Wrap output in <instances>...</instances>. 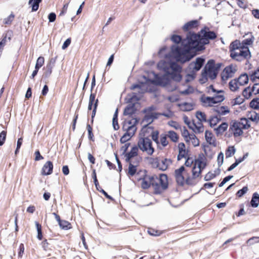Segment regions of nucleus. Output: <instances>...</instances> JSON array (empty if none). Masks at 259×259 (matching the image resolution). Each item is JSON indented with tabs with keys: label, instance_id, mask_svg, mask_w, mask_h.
Listing matches in <instances>:
<instances>
[{
	"label": "nucleus",
	"instance_id": "1",
	"mask_svg": "<svg viewBox=\"0 0 259 259\" xmlns=\"http://www.w3.org/2000/svg\"><path fill=\"white\" fill-rule=\"evenodd\" d=\"M216 37L217 35L213 31H209L208 28H206L201 30L198 35L189 32L187 37L182 41V47L172 46L168 54H165L166 48H161L158 54L161 58H164L167 61H159L157 64V67L166 74L161 77H158L157 75H155L156 79L152 80V82L165 86L168 83L167 77L176 81H180L182 79V67L174 61L182 63L189 61L191 57H190L189 52L191 50L201 51L204 49V45L209 42V39H213Z\"/></svg>",
	"mask_w": 259,
	"mask_h": 259
},
{
	"label": "nucleus",
	"instance_id": "2",
	"mask_svg": "<svg viewBox=\"0 0 259 259\" xmlns=\"http://www.w3.org/2000/svg\"><path fill=\"white\" fill-rule=\"evenodd\" d=\"M141 181V186L143 189H148L152 186L156 194L160 193L168 186L167 177L165 174H160L159 177L145 176Z\"/></svg>",
	"mask_w": 259,
	"mask_h": 259
},
{
	"label": "nucleus",
	"instance_id": "3",
	"mask_svg": "<svg viewBox=\"0 0 259 259\" xmlns=\"http://www.w3.org/2000/svg\"><path fill=\"white\" fill-rule=\"evenodd\" d=\"M230 52L231 57L237 61L241 62L244 60H248L251 57V53L248 47H242L240 41L238 40L231 44Z\"/></svg>",
	"mask_w": 259,
	"mask_h": 259
},
{
	"label": "nucleus",
	"instance_id": "4",
	"mask_svg": "<svg viewBox=\"0 0 259 259\" xmlns=\"http://www.w3.org/2000/svg\"><path fill=\"white\" fill-rule=\"evenodd\" d=\"M208 93L213 94L212 97L203 96L201 98V101L204 107L212 106L214 104L221 102L225 99L222 90L217 91L212 85H210L208 88Z\"/></svg>",
	"mask_w": 259,
	"mask_h": 259
},
{
	"label": "nucleus",
	"instance_id": "5",
	"mask_svg": "<svg viewBox=\"0 0 259 259\" xmlns=\"http://www.w3.org/2000/svg\"><path fill=\"white\" fill-rule=\"evenodd\" d=\"M148 128L144 127L142 129L138 142V147L143 152L151 155L154 152L151 140L148 137L146 133Z\"/></svg>",
	"mask_w": 259,
	"mask_h": 259
},
{
	"label": "nucleus",
	"instance_id": "6",
	"mask_svg": "<svg viewBox=\"0 0 259 259\" xmlns=\"http://www.w3.org/2000/svg\"><path fill=\"white\" fill-rule=\"evenodd\" d=\"M138 122V121L136 118L124 122L122 128L125 133L120 138V141L121 143H125L135 135L137 131L136 124Z\"/></svg>",
	"mask_w": 259,
	"mask_h": 259
},
{
	"label": "nucleus",
	"instance_id": "7",
	"mask_svg": "<svg viewBox=\"0 0 259 259\" xmlns=\"http://www.w3.org/2000/svg\"><path fill=\"white\" fill-rule=\"evenodd\" d=\"M174 176L178 185L183 186L185 183L190 184L191 178L189 175V169L186 168L184 166H181L179 168L175 170Z\"/></svg>",
	"mask_w": 259,
	"mask_h": 259
},
{
	"label": "nucleus",
	"instance_id": "8",
	"mask_svg": "<svg viewBox=\"0 0 259 259\" xmlns=\"http://www.w3.org/2000/svg\"><path fill=\"white\" fill-rule=\"evenodd\" d=\"M246 118H241L239 121H235L230 127V130L234 137H238L243 134V129H248L250 125Z\"/></svg>",
	"mask_w": 259,
	"mask_h": 259
},
{
	"label": "nucleus",
	"instance_id": "9",
	"mask_svg": "<svg viewBox=\"0 0 259 259\" xmlns=\"http://www.w3.org/2000/svg\"><path fill=\"white\" fill-rule=\"evenodd\" d=\"M219 67V64L215 65L213 60H209L205 66L204 72L202 73L203 76L214 79L217 77Z\"/></svg>",
	"mask_w": 259,
	"mask_h": 259
},
{
	"label": "nucleus",
	"instance_id": "10",
	"mask_svg": "<svg viewBox=\"0 0 259 259\" xmlns=\"http://www.w3.org/2000/svg\"><path fill=\"white\" fill-rule=\"evenodd\" d=\"M205 60L202 58H197L195 61L192 62L189 65L187 71L192 73L191 74H188V77L192 79L195 77V73L199 71L202 67Z\"/></svg>",
	"mask_w": 259,
	"mask_h": 259
},
{
	"label": "nucleus",
	"instance_id": "11",
	"mask_svg": "<svg viewBox=\"0 0 259 259\" xmlns=\"http://www.w3.org/2000/svg\"><path fill=\"white\" fill-rule=\"evenodd\" d=\"M151 163L153 167L164 171L172 164V160L168 158H153L152 159Z\"/></svg>",
	"mask_w": 259,
	"mask_h": 259
},
{
	"label": "nucleus",
	"instance_id": "12",
	"mask_svg": "<svg viewBox=\"0 0 259 259\" xmlns=\"http://www.w3.org/2000/svg\"><path fill=\"white\" fill-rule=\"evenodd\" d=\"M206 163L201 159H195V162L192 169V177L195 179L199 178L202 170L205 167Z\"/></svg>",
	"mask_w": 259,
	"mask_h": 259
},
{
	"label": "nucleus",
	"instance_id": "13",
	"mask_svg": "<svg viewBox=\"0 0 259 259\" xmlns=\"http://www.w3.org/2000/svg\"><path fill=\"white\" fill-rule=\"evenodd\" d=\"M155 109L153 106H151L145 110L146 113L143 119V121L147 123H151L154 119H157L159 116V113L152 112V111Z\"/></svg>",
	"mask_w": 259,
	"mask_h": 259
},
{
	"label": "nucleus",
	"instance_id": "14",
	"mask_svg": "<svg viewBox=\"0 0 259 259\" xmlns=\"http://www.w3.org/2000/svg\"><path fill=\"white\" fill-rule=\"evenodd\" d=\"M236 70L235 67L232 65L226 67L221 73L222 80L225 81L229 78L232 77Z\"/></svg>",
	"mask_w": 259,
	"mask_h": 259
},
{
	"label": "nucleus",
	"instance_id": "15",
	"mask_svg": "<svg viewBox=\"0 0 259 259\" xmlns=\"http://www.w3.org/2000/svg\"><path fill=\"white\" fill-rule=\"evenodd\" d=\"M13 36V31L12 30H8L6 33L4 34L3 38L0 41V54L2 52L4 47L6 45L8 41H10Z\"/></svg>",
	"mask_w": 259,
	"mask_h": 259
},
{
	"label": "nucleus",
	"instance_id": "16",
	"mask_svg": "<svg viewBox=\"0 0 259 259\" xmlns=\"http://www.w3.org/2000/svg\"><path fill=\"white\" fill-rule=\"evenodd\" d=\"M53 168V164L50 161H47L43 166L41 169L42 175H49L52 174Z\"/></svg>",
	"mask_w": 259,
	"mask_h": 259
},
{
	"label": "nucleus",
	"instance_id": "17",
	"mask_svg": "<svg viewBox=\"0 0 259 259\" xmlns=\"http://www.w3.org/2000/svg\"><path fill=\"white\" fill-rule=\"evenodd\" d=\"M205 138L206 142L209 144L212 145L214 146H216L215 138L211 132L206 131L205 133Z\"/></svg>",
	"mask_w": 259,
	"mask_h": 259
},
{
	"label": "nucleus",
	"instance_id": "18",
	"mask_svg": "<svg viewBox=\"0 0 259 259\" xmlns=\"http://www.w3.org/2000/svg\"><path fill=\"white\" fill-rule=\"evenodd\" d=\"M138 148L137 146H134L132 148L130 152L126 154L125 160L126 162L132 161V158L137 155Z\"/></svg>",
	"mask_w": 259,
	"mask_h": 259
},
{
	"label": "nucleus",
	"instance_id": "19",
	"mask_svg": "<svg viewBox=\"0 0 259 259\" xmlns=\"http://www.w3.org/2000/svg\"><path fill=\"white\" fill-rule=\"evenodd\" d=\"M129 163L127 175L129 177H131L136 175L138 171L137 165L132 163V161L128 162Z\"/></svg>",
	"mask_w": 259,
	"mask_h": 259
},
{
	"label": "nucleus",
	"instance_id": "20",
	"mask_svg": "<svg viewBox=\"0 0 259 259\" xmlns=\"http://www.w3.org/2000/svg\"><path fill=\"white\" fill-rule=\"evenodd\" d=\"M199 22L197 20L190 21L186 23L183 28L185 31H188L193 28L197 27L198 25Z\"/></svg>",
	"mask_w": 259,
	"mask_h": 259
},
{
	"label": "nucleus",
	"instance_id": "21",
	"mask_svg": "<svg viewBox=\"0 0 259 259\" xmlns=\"http://www.w3.org/2000/svg\"><path fill=\"white\" fill-rule=\"evenodd\" d=\"M213 110L220 115H225L230 112V110L227 106L217 107Z\"/></svg>",
	"mask_w": 259,
	"mask_h": 259
},
{
	"label": "nucleus",
	"instance_id": "22",
	"mask_svg": "<svg viewBox=\"0 0 259 259\" xmlns=\"http://www.w3.org/2000/svg\"><path fill=\"white\" fill-rule=\"evenodd\" d=\"M228 127V124L227 122H223L217 128H214L216 134L219 136L222 135L223 133L227 130Z\"/></svg>",
	"mask_w": 259,
	"mask_h": 259
},
{
	"label": "nucleus",
	"instance_id": "23",
	"mask_svg": "<svg viewBox=\"0 0 259 259\" xmlns=\"http://www.w3.org/2000/svg\"><path fill=\"white\" fill-rule=\"evenodd\" d=\"M42 0H29L28 4L31 6L32 12L36 11L39 8V4Z\"/></svg>",
	"mask_w": 259,
	"mask_h": 259
},
{
	"label": "nucleus",
	"instance_id": "24",
	"mask_svg": "<svg viewBox=\"0 0 259 259\" xmlns=\"http://www.w3.org/2000/svg\"><path fill=\"white\" fill-rule=\"evenodd\" d=\"M148 128V132L147 133H149L150 131H151V136L152 140L157 144V146L159 147V141L158 140V132L157 131H154L150 128Z\"/></svg>",
	"mask_w": 259,
	"mask_h": 259
},
{
	"label": "nucleus",
	"instance_id": "25",
	"mask_svg": "<svg viewBox=\"0 0 259 259\" xmlns=\"http://www.w3.org/2000/svg\"><path fill=\"white\" fill-rule=\"evenodd\" d=\"M248 118L251 121L258 122L259 121V114L254 111L249 112L247 114Z\"/></svg>",
	"mask_w": 259,
	"mask_h": 259
},
{
	"label": "nucleus",
	"instance_id": "26",
	"mask_svg": "<svg viewBox=\"0 0 259 259\" xmlns=\"http://www.w3.org/2000/svg\"><path fill=\"white\" fill-rule=\"evenodd\" d=\"M250 204L253 207H257L258 206L259 204V194L258 193H253Z\"/></svg>",
	"mask_w": 259,
	"mask_h": 259
},
{
	"label": "nucleus",
	"instance_id": "27",
	"mask_svg": "<svg viewBox=\"0 0 259 259\" xmlns=\"http://www.w3.org/2000/svg\"><path fill=\"white\" fill-rule=\"evenodd\" d=\"M240 85L237 79L231 80L229 82V88L232 91H236L239 89Z\"/></svg>",
	"mask_w": 259,
	"mask_h": 259
},
{
	"label": "nucleus",
	"instance_id": "28",
	"mask_svg": "<svg viewBox=\"0 0 259 259\" xmlns=\"http://www.w3.org/2000/svg\"><path fill=\"white\" fill-rule=\"evenodd\" d=\"M237 79L240 85H244L248 82V77L246 74H241Z\"/></svg>",
	"mask_w": 259,
	"mask_h": 259
},
{
	"label": "nucleus",
	"instance_id": "29",
	"mask_svg": "<svg viewBox=\"0 0 259 259\" xmlns=\"http://www.w3.org/2000/svg\"><path fill=\"white\" fill-rule=\"evenodd\" d=\"M135 112V106L134 105H128L124 110L123 114L125 115H132Z\"/></svg>",
	"mask_w": 259,
	"mask_h": 259
},
{
	"label": "nucleus",
	"instance_id": "30",
	"mask_svg": "<svg viewBox=\"0 0 259 259\" xmlns=\"http://www.w3.org/2000/svg\"><path fill=\"white\" fill-rule=\"evenodd\" d=\"M194 128H192L194 132L196 133H201L204 131L203 126L201 122H198L197 123H193Z\"/></svg>",
	"mask_w": 259,
	"mask_h": 259
},
{
	"label": "nucleus",
	"instance_id": "31",
	"mask_svg": "<svg viewBox=\"0 0 259 259\" xmlns=\"http://www.w3.org/2000/svg\"><path fill=\"white\" fill-rule=\"evenodd\" d=\"M166 135L174 142H177L178 140L179 136L177 133L174 131H168Z\"/></svg>",
	"mask_w": 259,
	"mask_h": 259
},
{
	"label": "nucleus",
	"instance_id": "32",
	"mask_svg": "<svg viewBox=\"0 0 259 259\" xmlns=\"http://www.w3.org/2000/svg\"><path fill=\"white\" fill-rule=\"evenodd\" d=\"M188 140V142H191L194 147L198 146L199 145V140L194 134H191Z\"/></svg>",
	"mask_w": 259,
	"mask_h": 259
},
{
	"label": "nucleus",
	"instance_id": "33",
	"mask_svg": "<svg viewBox=\"0 0 259 259\" xmlns=\"http://www.w3.org/2000/svg\"><path fill=\"white\" fill-rule=\"evenodd\" d=\"M220 117L217 116H213L209 119V125L211 127H213L221 121Z\"/></svg>",
	"mask_w": 259,
	"mask_h": 259
},
{
	"label": "nucleus",
	"instance_id": "34",
	"mask_svg": "<svg viewBox=\"0 0 259 259\" xmlns=\"http://www.w3.org/2000/svg\"><path fill=\"white\" fill-rule=\"evenodd\" d=\"M254 40V37L251 36L250 38H246L240 42V45L242 47H248L247 46H249L252 44Z\"/></svg>",
	"mask_w": 259,
	"mask_h": 259
},
{
	"label": "nucleus",
	"instance_id": "35",
	"mask_svg": "<svg viewBox=\"0 0 259 259\" xmlns=\"http://www.w3.org/2000/svg\"><path fill=\"white\" fill-rule=\"evenodd\" d=\"M252 94H253L252 89L249 87L245 88L242 92V95L246 99L250 98Z\"/></svg>",
	"mask_w": 259,
	"mask_h": 259
},
{
	"label": "nucleus",
	"instance_id": "36",
	"mask_svg": "<svg viewBox=\"0 0 259 259\" xmlns=\"http://www.w3.org/2000/svg\"><path fill=\"white\" fill-rule=\"evenodd\" d=\"M220 171L218 172L214 171V172H208L204 177V180L206 181H210L214 178L217 175H219Z\"/></svg>",
	"mask_w": 259,
	"mask_h": 259
},
{
	"label": "nucleus",
	"instance_id": "37",
	"mask_svg": "<svg viewBox=\"0 0 259 259\" xmlns=\"http://www.w3.org/2000/svg\"><path fill=\"white\" fill-rule=\"evenodd\" d=\"M168 144V142L167 140V136L166 135H161L160 136V139L159 141V146H160V145L163 147H164L166 146ZM160 148V147H159Z\"/></svg>",
	"mask_w": 259,
	"mask_h": 259
},
{
	"label": "nucleus",
	"instance_id": "38",
	"mask_svg": "<svg viewBox=\"0 0 259 259\" xmlns=\"http://www.w3.org/2000/svg\"><path fill=\"white\" fill-rule=\"evenodd\" d=\"M35 225L37 231V238L41 240L42 238V234L41 232V226L37 222H35Z\"/></svg>",
	"mask_w": 259,
	"mask_h": 259
},
{
	"label": "nucleus",
	"instance_id": "39",
	"mask_svg": "<svg viewBox=\"0 0 259 259\" xmlns=\"http://www.w3.org/2000/svg\"><path fill=\"white\" fill-rule=\"evenodd\" d=\"M235 153V149L233 146H230L226 151V156L227 158L230 157Z\"/></svg>",
	"mask_w": 259,
	"mask_h": 259
},
{
	"label": "nucleus",
	"instance_id": "40",
	"mask_svg": "<svg viewBox=\"0 0 259 259\" xmlns=\"http://www.w3.org/2000/svg\"><path fill=\"white\" fill-rule=\"evenodd\" d=\"M196 116L200 121H206V115L203 112L197 111L196 113Z\"/></svg>",
	"mask_w": 259,
	"mask_h": 259
},
{
	"label": "nucleus",
	"instance_id": "41",
	"mask_svg": "<svg viewBox=\"0 0 259 259\" xmlns=\"http://www.w3.org/2000/svg\"><path fill=\"white\" fill-rule=\"evenodd\" d=\"M59 225L60 227L63 229L67 230L70 228V224L66 221L61 220L59 223Z\"/></svg>",
	"mask_w": 259,
	"mask_h": 259
},
{
	"label": "nucleus",
	"instance_id": "42",
	"mask_svg": "<svg viewBox=\"0 0 259 259\" xmlns=\"http://www.w3.org/2000/svg\"><path fill=\"white\" fill-rule=\"evenodd\" d=\"M15 16L12 13L8 17L3 20V23L6 25H10L14 19Z\"/></svg>",
	"mask_w": 259,
	"mask_h": 259
},
{
	"label": "nucleus",
	"instance_id": "43",
	"mask_svg": "<svg viewBox=\"0 0 259 259\" xmlns=\"http://www.w3.org/2000/svg\"><path fill=\"white\" fill-rule=\"evenodd\" d=\"M182 131V135L185 139V140L188 142L189 140L188 139L190 137V135L188 132V131L186 129L185 127H184L181 130Z\"/></svg>",
	"mask_w": 259,
	"mask_h": 259
},
{
	"label": "nucleus",
	"instance_id": "44",
	"mask_svg": "<svg viewBox=\"0 0 259 259\" xmlns=\"http://www.w3.org/2000/svg\"><path fill=\"white\" fill-rule=\"evenodd\" d=\"M256 79H259V67L250 75V79L252 81H255Z\"/></svg>",
	"mask_w": 259,
	"mask_h": 259
},
{
	"label": "nucleus",
	"instance_id": "45",
	"mask_svg": "<svg viewBox=\"0 0 259 259\" xmlns=\"http://www.w3.org/2000/svg\"><path fill=\"white\" fill-rule=\"evenodd\" d=\"M44 58L43 57H39L38 58L35 67L36 69H39L44 64Z\"/></svg>",
	"mask_w": 259,
	"mask_h": 259
},
{
	"label": "nucleus",
	"instance_id": "46",
	"mask_svg": "<svg viewBox=\"0 0 259 259\" xmlns=\"http://www.w3.org/2000/svg\"><path fill=\"white\" fill-rule=\"evenodd\" d=\"M259 100L258 99H253L250 103V106L253 109H259Z\"/></svg>",
	"mask_w": 259,
	"mask_h": 259
},
{
	"label": "nucleus",
	"instance_id": "47",
	"mask_svg": "<svg viewBox=\"0 0 259 259\" xmlns=\"http://www.w3.org/2000/svg\"><path fill=\"white\" fill-rule=\"evenodd\" d=\"M195 162V160H194L192 158L188 157L185 162V165L186 166L190 167L191 166H193L194 163Z\"/></svg>",
	"mask_w": 259,
	"mask_h": 259
},
{
	"label": "nucleus",
	"instance_id": "48",
	"mask_svg": "<svg viewBox=\"0 0 259 259\" xmlns=\"http://www.w3.org/2000/svg\"><path fill=\"white\" fill-rule=\"evenodd\" d=\"M7 135V132L5 131H3L0 133V146H2L5 141Z\"/></svg>",
	"mask_w": 259,
	"mask_h": 259
},
{
	"label": "nucleus",
	"instance_id": "49",
	"mask_svg": "<svg viewBox=\"0 0 259 259\" xmlns=\"http://www.w3.org/2000/svg\"><path fill=\"white\" fill-rule=\"evenodd\" d=\"M183 110L184 111H190L193 109V105L191 104L185 103L182 105Z\"/></svg>",
	"mask_w": 259,
	"mask_h": 259
},
{
	"label": "nucleus",
	"instance_id": "50",
	"mask_svg": "<svg viewBox=\"0 0 259 259\" xmlns=\"http://www.w3.org/2000/svg\"><path fill=\"white\" fill-rule=\"evenodd\" d=\"M259 242V237H252L249 239L246 243L249 245H252L255 243H257Z\"/></svg>",
	"mask_w": 259,
	"mask_h": 259
},
{
	"label": "nucleus",
	"instance_id": "51",
	"mask_svg": "<svg viewBox=\"0 0 259 259\" xmlns=\"http://www.w3.org/2000/svg\"><path fill=\"white\" fill-rule=\"evenodd\" d=\"M168 124L176 130H179L181 128V125L176 121H170L168 122Z\"/></svg>",
	"mask_w": 259,
	"mask_h": 259
},
{
	"label": "nucleus",
	"instance_id": "52",
	"mask_svg": "<svg viewBox=\"0 0 259 259\" xmlns=\"http://www.w3.org/2000/svg\"><path fill=\"white\" fill-rule=\"evenodd\" d=\"M248 188L246 186L243 187L242 189L239 190L237 193V195L240 197L247 192Z\"/></svg>",
	"mask_w": 259,
	"mask_h": 259
},
{
	"label": "nucleus",
	"instance_id": "53",
	"mask_svg": "<svg viewBox=\"0 0 259 259\" xmlns=\"http://www.w3.org/2000/svg\"><path fill=\"white\" fill-rule=\"evenodd\" d=\"M52 68L53 65H52L51 64L47 66V70L45 73V75L46 76H49L51 74L52 72Z\"/></svg>",
	"mask_w": 259,
	"mask_h": 259
},
{
	"label": "nucleus",
	"instance_id": "54",
	"mask_svg": "<svg viewBox=\"0 0 259 259\" xmlns=\"http://www.w3.org/2000/svg\"><path fill=\"white\" fill-rule=\"evenodd\" d=\"M251 89L253 94H259V83H255Z\"/></svg>",
	"mask_w": 259,
	"mask_h": 259
},
{
	"label": "nucleus",
	"instance_id": "55",
	"mask_svg": "<svg viewBox=\"0 0 259 259\" xmlns=\"http://www.w3.org/2000/svg\"><path fill=\"white\" fill-rule=\"evenodd\" d=\"M243 102H244V99H243L242 98H241L240 97H238L237 98H236L234 100L233 105H240L241 103H242Z\"/></svg>",
	"mask_w": 259,
	"mask_h": 259
},
{
	"label": "nucleus",
	"instance_id": "56",
	"mask_svg": "<svg viewBox=\"0 0 259 259\" xmlns=\"http://www.w3.org/2000/svg\"><path fill=\"white\" fill-rule=\"evenodd\" d=\"M223 160L224 155L222 153H220L218 156V163L219 166L223 164Z\"/></svg>",
	"mask_w": 259,
	"mask_h": 259
},
{
	"label": "nucleus",
	"instance_id": "57",
	"mask_svg": "<svg viewBox=\"0 0 259 259\" xmlns=\"http://www.w3.org/2000/svg\"><path fill=\"white\" fill-rule=\"evenodd\" d=\"M159 116L162 115L167 118H171L174 116V113L172 111L168 110L165 113H159Z\"/></svg>",
	"mask_w": 259,
	"mask_h": 259
},
{
	"label": "nucleus",
	"instance_id": "58",
	"mask_svg": "<svg viewBox=\"0 0 259 259\" xmlns=\"http://www.w3.org/2000/svg\"><path fill=\"white\" fill-rule=\"evenodd\" d=\"M187 154V152L186 150H182L179 151V154L178 155V160H180L182 158L185 157V156Z\"/></svg>",
	"mask_w": 259,
	"mask_h": 259
},
{
	"label": "nucleus",
	"instance_id": "59",
	"mask_svg": "<svg viewBox=\"0 0 259 259\" xmlns=\"http://www.w3.org/2000/svg\"><path fill=\"white\" fill-rule=\"evenodd\" d=\"M171 39L173 42L178 44L181 41V37L179 35H174L172 36Z\"/></svg>",
	"mask_w": 259,
	"mask_h": 259
},
{
	"label": "nucleus",
	"instance_id": "60",
	"mask_svg": "<svg viewBox=\"0 0 259 259\" xmlns=\"http://www.w3.org/2000/svg\"><path fill=\"white\" fill-rule=\"evenodd\" d=\"M233 178V176H229L226 177H225L223 180L222 181V182L219 184V187H221L227 183L228 181H229L230 180H231Z\"/></svg>",
	"mask_w": 259,
	"mask_h": 259
},
{
	"label": "nucleus",
	"instance_id": "61",
	"mask_svg": "<svg viewBox=\"0 0 259 259\" xmlns=\"http://www.w3.org/2000/svg\"><path fill=\"white\" fill-rule=\"evenodd\" d=\"M22 141H23V139H22V138H20L18 139V140L17 143V148H16V149L15 150V154H16L19 152V149L21 147V146L22 143Z\"/></svg>",
	"mask_w": 259,
	"mask_h": 259
},
{
	"label": "nucleus",
	"instance_id": "62",
	"mask_svg": "<svg viewBox=\"0 0 259 259\" xmlns=\"http://www.w3.org/2000/svg\"><path fill=\"white\" fill-rule=\"evenodd\" d=\"M35 160L38 161L44 159V157L40 155V152L38 150H37L35 152Z\"/></svg>",
	"mask_w": 259,
	"mask_h": 259
},
{
	"label": "nucleus",
	"instance_id": "63",
	"mask_svg": "<svg viewBox=\"0 0 259 259\" xmlns=\"http://www.w3.org/2000/svg\"><path fill=\"white\" fill-rule=\"evenodd\" d=\"M71 43V39L68 38L67 39L63 44V46L62 47V49L64 50L66 49L70 44Z\"/></svg>",
	"mask_w": 259,
	"mask_h": 259
},
{
	"label": "nucleus",
	"instance_id": "64",
	"mask_svg": "<svg viewBox=\"0 0 259 259\" xmlns=\"http://www.w3.org/2000/svg\"><path fill=\"white\" fill-rule=\"evenodd\" d=\"M56 16L54 13H51L49 15L48 18L50 22H53L56 20Z\"/></svg>",
	"mask_w": 259,
	"mask_h": 259
}]
</instances>
